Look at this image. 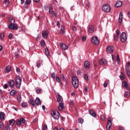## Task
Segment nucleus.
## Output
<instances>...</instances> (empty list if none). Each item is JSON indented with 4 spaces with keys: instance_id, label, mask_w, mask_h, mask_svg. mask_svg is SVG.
I'll list each match as a JSON object with an SVG mask.
<instances>
[{
    "instance_id": "f03ea898",
    "label": "nucleus",
    "mask_w": 130,
    "mask_h": 130,
    "mask_svg": "<svg viewBox=\"0 0 130 130\" xmlns=\"http://www.w3.org/2000/svg\"><path fill=\"white\" fill-rule=\"evenodd\" d=\"M22 83V78L19 76H17L15 78V86L16 88H20Z\"/></svg>"
},
{
    "instance_id": "ea45409f",
    "label": "nucleus",
    "mask_w": 130,
    "mask_h": 130,
    "mask_svg": "<svg viewBox=\"0 0 130 130\" xmlns=\"http://www.w3.org/2000/svg\"><path fill=\"white\" fill-rule=\"evenodd\" d=\"M29 103L30 105H32V106H34L35 105V103H34V101H33L32 99L30 100Z\"/></svg>"
},
{
    "instance_id": "58836bf2",
    "label": "nucleus",
    "mask_w": 130,
    "mask_h": 130,
    "mask_svg": "<svg viewBox=\"0 0 130 130\" xmlns=\"http://www.w3.org/2000/svg\"><path fill=\"white\" fill-rule=\"evenodd\" d=\"M17 101L18 102H21L22 101V98L21 97V95H18L17 96Z\"/></svg>"
},
{
    "instance_id": "4c0bfd02",
    "label": "nucleus",
    "mask_w": 130,
    "mask_h": 130,
    "mask_svg": "<svg viewBox=\"0 0 130 130\" xmlns=\"http://www.w3.org/2000/svg\"><path fill=\"white\" fill-rule=\"evenodd\" d=\"M129 69H130V62H128L127 63H126V67H125V70H129Z\"/></svg>"
},
{
    "instance_id": "603ef678",
    "label": "nucleus",
    "mask_w": 130,
    "mask_h": 130,
    "mask_svg": "<svg viewBox=\"0 0 130 130\" xmlns=\"http://www.w3.org/2000/svg\"><path fill=\"white\" fill-rule=\"evenodd\" d=\"M84 79L86 80V81H88L89 80V78L88 77V75L85 74L84 75Z\"/></svg>"
},
{
    "instance_id": "49530a36",
    "label": "nucleus",
    "mask_w": 130,
    "mask_h": 130,
    "mask_svg": "<svg viewBox=\"0 0 130 130\" xmlns=\"http://www.w3.org/2000/svg\"><path fill=\"white\" fill-rule=\"evenodd\" d=\"M125 71H126V73L128 77H130V71H129V70H125Z\"/></svg>"
},
{
    "instance_id": "e433bc0d",
    "label": "nucleus",
    "mask_w": 130,
    "mask_h": 130,
    "mask_svg": "<svg viewBox=\"0 0 130 130\" xmlns=\"http://www.w3.org/2000/svg\"><path fill=\"white\" fill-rule=\"evenodd\" d=\"M0 128L1 129H5V125L4 124V123L0 122Z\"/></svg>"
},
{
    "instance_id": "4be33fe9",
    "label": "nucleus",
    "mask_w": 130,
    "mask_h": 130,
    "mask_svg": "<svg viewBox=\"0 0 130 130\" xmlns=\"http://www.w3.org/2000/svg\"><path fill=\"white\" fill-rule=\"evenodd\" d=\"M35 103L37 105H40V104H41V101H40V99H39V98L36 99Z\"/></svg>"
},
{
    "instance_id": "5701e85b",
    "label": "nucleus",
    "mask_w": 130,
    "mask_h": 130,
    "mask_svg": "<svg viewBox=\"0 0 130 130\" xmlns=\"http://www.w3.org/2000/svg\"><path fill=\"white\" fill-rule=\"evenodd\" d=\"M0 119L1 120H5V113L3 112L0 113Z\"/></svg>"
},
{
    "instance_id": "ddd939ff",
    "label": "nucleus",
    "mask_w": 130,
    "mask_h": 130,
    "mask_svg": "<svg viewBox=\"0 0 130 130\" xmlns=\"http://www.w3.org/2000/svg\"><path fill=\"white\" fill-rule=\"evenodd\" d=\"M8 28H9L11 30H18V25H17L16 24H12V26H8Z\"/></svg>"
},
{
    "instance_id": "aec40b11",
    "label": "nucleus",
    "mask_w": 130,
    "mask_h": 130,
    "mask_svg": "<svg viewBox=\"0 0 130 130\" xmlns=\"http://www.w3.org/2000/svg\"><path fill=\"white\" fill-rule=\"evenodd\" d=\"M14 24H15V19H14L13 18H11L10 19L9 25L8 26H12Z\"/></svg>"
},
{
    "instance_id": "f8f14e48",
    "label": "nucleus",
    "mask_w": 130,
    "mask_h": 130,
    "mask_svg": "<svg viewBox=\"0 0 130 130\" xmlns=\"http://www.w3.org/2000/svg\"><path fill=\"white\" fill-rule=\"evenodd\" d=\"M100 64H101L102 66H105L106 63H107V61H106V59L104 58H102L99 61Z\"/></svg>"
},
{
    "instance_id": "5fc2aeb1",
    "label": "nucleus",
    "mask_w": 130,
    "mask_h": 130,
    "mask_svg": "<svg viewBox=\"0 0 130 130\" xmlns=\"http://www.w3.org/2000/svg\"><path fill=\"white\" fill-rule=\"evenodd\" d=\"M51 78H52V79H55V74L54 73H52L51 74Z\"/></svg>"
},
{
    "instance_id": "c85d7f7f",
    "label": "nucleus",
    "mask_w": 130,
    "mask_h": 130,
    "mask_svg": "<svg viewBox=\"0 0 130 130\" xmlns=\"http://www.w3.org/2000/svg\"><path fill=\"white\" fill-rule=\"evenodd\" d=\"M113 37L114 41H118V38L119 37V36H117L116 35V34H115Z\"/></svg>"
},
{
    "instance_id": "9b49d317",
    "label": "nucleus",
    "mask_w": 130,
    "mask_h": 130,
    "mask_svg": "<svg viewBox=\"0 0 130 130\" xmlns=\"http://www.w3.org/2000/svg\"><path fill=\"white\" fill-rule=\"evenodd\" d=\"M88 31L89 33H93L94 32V26L89 25L88 27Z\"/></svg>"
},
{
    "instance_id": "4468645a",
    "label": "nucleus",
    "mask_w": 130,
    "mask_h": 130,
    "mask_svg": "<svg viewBox=\"0 0 130 130\" xmlns=\"http://www.w3.org/2000/svg\"><path fill=\"white\" fill-rule=\"evenodd\" d=\"M123 18V15H122V12H121L120 13H119V19H118V22L120 23V24H121L122 23V19Z\"/></svg>"
},
{
    "instance_id": "39448f33",
    "label": "nucleus",
    "mask_w": 130,
    "mask_h": 130,
    "mask_svg": "<svg viewBox=\"0 0 130 130\" xmlns=\"http://www.w3.org/2000/svg\"><path fill=\"white\" fill-rule=\"evenodd\" d=\"M91 42L95 45H98L99 44V40L97 37H92L91 38Z\"/></svg>"
},
{
    "instance_id": "2eb2a0df",
    "label": "nucleus",
    "mask_w": 130,
    "mask_h": 130,
    "mask_svg": "<svg viewBox=\"0 0 130 130\" xmlns=\"http://www.w3.org/2000/svg\"><path fill=\"white\" fill-rule=\"evenodd\" d=\"M60 47L62 50H67L69 47L63 43H60Z\"/></svg>"
},
{
    "instance_id": "8fccbe9b",
    "label": "nucleus",
    "mask_w": 130,
    "mask_h": 130,
    "mask_svg": "<svg viewBox=\"0 0 130 130\" xmlns=\"http://www.w3.org/2000/svg\"><path fill=\"white\" fill-rule=\"evenodd\" d=\"M70 106H73V105H74V101L72 100L70 101Z\"/></svg>"
},
{
    "instance_id": "79ce46f5",
    "label": "nucleus",
    "mask_w": 130,
    "mask_h": 130,
    "mask_svg": "<svg viewBox=\"0 0 130 130\" xmlns=\"http://www.w3.org/2000/svg\"><path fill=\"white\" fill-rule=\"evenodd\" d=\"M41 92H42V89L39 88L38 89H37L36 90V93L37 94H40V93H41Z\"/></svg>"
},
{
    "instance_id": "f257e3e1",
    "label": "nucleus",
    "mask_w": 130,
    "mask_h": 130,
    "mask_svg": "<svg viewBox=\"0 0 130 130\" xmlns=\"http://www.w3.org/2000/svg\"><path fill=\"white\" fill-rule=\"evenodd\" d=\"M72 83L75 89L78 88L79 87V79L77 76H73L72 78Z\"/></svg>"
},
{
    "instance_id": "6e6552de",
    "label": "nucleus",
    "mask_w": 130,
    "mask_h": 130,
    "mask_svg": "<svg viewBox=\"0 0 130 130\" xmlns=\"http://www.w3.org/2000/svg\"><path fill=\"white\" fill-rule=\"evenodd\" d=\"M114 48L113 47H111L110 46H108L107 47V53H113Z\"/></svg>"
},
{
    "instance_id": "0eeeda50",
    "label": "nucleus",
    "mask_w": 130,
    "mask_h": 130,
    "mask_svg": "<svg viewBox=\"0 0 130 130\" xmlns=\"http://www.w3.org/2000/svg\"><path fill=\"white\" fill-rule=\"evenodd\" d=\"M112 124L111 123V118L109 117L108 119V122H107V127H106L107 130H110Z\"/></svg>"
},
{
    "instance_id": "9d476101",
    "label": "nucleus",
    "mask_w": 130,
    "mask_h": 130,
    "mask_svg": "<svg viewBox=\"0 0 130 130\" xmlns=\"http://www.w3.org/2000/svg\"><path fill=\"white\" fill-rule=\"evenodd\" d=\"M8 85L11 88H14L15 87V81L13 80H10L8 81Z\"/></svg>"
},
{
    "instance_id": "a211bd4d",
    "label": "nucleus",
    "mask_w": 130,
    "mask_h": 130,
    "mask_svg": "<svg viewBox=\"0 0 130 130\" xmlns=\"http://www.w3.org/2000/svg\"><path fill=\"white\" fill-rule=\"evenodd\" d=\"M84 67L86 70H89V68H90V62L89 61H86L84 62Z\"/></svg>"
},
{
    "instance_id": "c9c22d12",
    "label": "nucleus",
    "mask_w": 130,
    "mask_h": 130,
    "mask_svg": "<svg viewBox=\"0 0 130 130\" xmlns=\"http://www.w3.org/2000/svg\"><path fill=\"white\" fill-rule=\"evenodd\" d=\"M130 96V93L128 92H126L124 94V97L125 98H128Z\"/></svg>"
},
{
    "instance_id": "69168bd1",
    "label": "nucleus",
    "mask_w": 130,
    "mask_h": 130,
    "mask_svg": "<svg viewBox=\"0 0 130 130\" xmlns=\"http://www.w3.org/2000/svg\"><path fill=\"white\" fill-rule=\"evenodd\" d=\"M12 38H13V35L12 34H10L9 35V39H12Z\"/></svg>"
},
{
    "instance_id": "72a5a7b5",
    "label": "nucleus",
    "mask_w": 130,
    "mask_h": 130,
    "mask_svg": "<svg viewBox=\"0 0 130 130\" xmlns=\"http://www.w3.org/2000/svg\"><path fill=\"white\" fill-rule=\"evenodd\" d=\"M16 122L17 125H18L19 126H20L21 124H22V123L20 119L16 120Z\"/></svg>"
},
{
    "instance_id": "3c124183",
    "label": "nucleus",
    "mask_w": 130,
    "mask_h": 130,
    "mask_svg": "<svg viewBox=\"0 0 130 130\" xmlns=\"http://www.w3.org/2000/svg\"><path fill=\"white\" fill-rule=\"evenodd\" d=\"M41 37V36L40 35H38L36 39L37 41H39V40H40Z\"/></svg>"
},
{
    "instance_id": "4d7b16f0",
    "label": "nucleus",
    "mask_w": 130,
    "mask_h": 130,
    "mask_svg": "<svg viewBox=\"0 0 130 130\" xmlns=\"http://www.w3.org/2000/svg\"><path fill=\"white\" fill-rule=\"evenodd\" d=\"M11 127H10V126L7 125L6 127H5V130H10Z\"/></svg>"
},
{
    "instance_id": "473e14b6",
    "label": "nucleus",
    "mask_w": 130,
    "mask_h": 130,
    "mask_svg": "<svg viewBox=\"0 0 130 130\" xmlns=\"http://www.w3.org/2000/svg\"><path fill=\"white\" fill-rule=\"evenodd\" d=\"M60 78L62 81L64 82H67V80L66 79V77H64V75L63 74L60 75Z\"/></svg>"
},
{
    "instance_id": "393cba45",
    "label": "nucleus",
    "mask_w": 130,
    "mask_h": 130,
    "mask_svg": "<svg viewBox=\"0 0 130 130\" xmlns=\"http://www.w3.org/2000/svg\"><path fill=\"white\" fill-rule=\"evenodd\" d=\"M120 79L121 81H123L124 79H125V75L123 74V73L121 72V75L120 76Z\"/></svg>"
},
{
    "instance_id": "7ed1b4c3",
    "label": "nucleus",
    "mask_w": 130,
    "mask_h": 130,
    "mask_svg": "<svg viewBox=\"0 0 130 130\" xmlns=\"http://www.w3.org/2000/svg\"><path fill=\"white\" fill-rule=\"evenodd\" d=\"M51 115L54 118V119L58 120L59 118V113H58V111H51Z\"/></svg>"
},
{
    "instance_id": "052dcab7",
    "label": "nucleus",
    "mask_w": 130,
    "mask_h": 130,
    "mask_svg": "<svg viewBox=\"0 0 130 130\" xmlns=\"http://www.w3.org/2000/svg\"><path fill=\"white\" fill-rule=\"evenodd\" d=\"M101 120H104V119H105V117L104 116V115L101 116Z\"/></svg>"
},
{
    "instance_id": "0e129e2a",
    "label": "nucleus",
    "mask_w": 130,
    "mask_h": 130,
    "mask_svg": "<svg viewBox=\"0 0 130 130\" xmlns=\"http://www.w3.org/2000/svg\"><path fill=\"white\" fill-rule=\"evenodd\" d=\"M16 72H17V73H20V72H21V69H20V68H17Z\"/></svg>"
},
{
    "instance_id": "cd10ccee",
    "label": "nucleus",
    "mask_w": 130,
    "mask_h": 130,
    "mask_svg": "<svg viewBox=\"0 0 130 130\" xmlns=\"http://www.w3.org/2000/svg\"><path fill=\"white\" fill-rule=\"evenodd\" d=\"M61 99H62V97L60 95V94H58L57 98V102H61Z\"/></svg>"
},
{
    "instance_id": "680f3d73",
    "label": "nucleus",
    "mask_w": 130,
    "mask_h": 130,
    "mask_svg": "<svg viewBox=\"0 0 130 130\" xmlns=\"http://www.w3.org/2000/svg\"><path fill=\"white\" fill-rule=\"evenodd\" d=\"M56 81H57L58 83H59V82H60V78L59 77H56Z\"/></svg>"
},
{
    "instance_id": "c03bdc74",
    "label": "nucleus",
    "mask_w": 130,
    "mask_h": 130,
    "mask_svg": "<svg viewBox=\"0 0 130 130\" xmlns=\"http://www.w3.org/2000/svg\"><path fill=\"white\" fill-rule=\"evenodd\" d=\"M87 92H88V87H84V94L85 95H87Z\"/></svg>"
},
{
    "instance_id": "338daca9",
    "label": "nucleus",
    "mask_w": 130,
    "mask_h": 130,
    "mask_svg": "<svg viewBox=\"0 0 130 130\" xmlns=\"http://www.w3.org/2000/svg\"><path fill=\"white\" fill-rule=\"evenodd\" d=\"M72 30L73 31H77V28L75 26H73Z\"/></svg>"
},
{
    "instance_id": "a878e982",
    "label": "nucleus",
    "mask_w": 130,
    "mask_h": 130,
    "mask_svg": "<svg viewBox=\"0 0 130 130\" xmlns=\"http://www.w3.org/2000/svg\"><path fill=\"white\" fill-rule=\"evenodd\" d=\"M41 47H45V45H46V43H45V41L42 40L40 43Z\"/></svg>"
},
{
    "instance_id": "6ab92c4d",
    "label": "nucleus",
    "mask_w": 130,
    "mask_h": 130,
    "mask_svg": "<svg viewBox=\"0 0 130 130\" xmlns=\"http://www.w3.org/2000/svg\"><path fill=\"white\" fill-rule=\"evenodd\" d=\"M89 113L90 115H91V116H93V117H96V113L94 112V111L93 110V109L90 110Z\"/></svg>"
},
{
    "instance_id": "1a4fd4ad",
    "label": "nucleus",
    "mask_w": 130,
    "mask_h": 130,
    "mask_svg": "<svg viewBox=\"0 0 130 130\" xmlns=\"http://www.w3.org/2000/svg\"><path fill=\"white\" fill-rule=\"evenodd\" d=\"M42 35L44 39H47V37H48V31L43 30L42 32Z\"/></svg>"
},
{
    "instance_id": "2f4dec72",
    "label": "nucleus",
    "mask_w": 130,
    "mask_h": 130,
    "mask_svg": "<svg viewBox=\"0 0 130 130\" xmlns=\"http://www.w3.org/2000/svg\"><path fill=\"white\" fill-rule=\"evenodd\" d=\"M45 51L46 55H47V56H48V55H49V49H48V48H46L45 49Z\"/></svg>"
},
{
    "instance_id": "f704fd0d",
    "label": "nucleus",
    "mask_w": 130,
    "mask_h": 130,
    "mask_svg": "<svg viewBox=\"0 0 130 130\" xmlns=\"http://www.w3.org/2000/svg\"><path fill=\"white\" fill-rule=\"evenodd\" d=\"M4 3L7 7H9L10 5V1L9 0H4Z\"/></svg>"
},
{
    "instance_id": "e2e57ef3",
    "label": "nucleus",
    "mask_w": 130,
    "mask_h": 130,
    "mask_svg": "<svg viewBox=\"0 0 130 130\" xmlns=\"http://www.w3.org/2000/svg\"><path fill=\"white\" fill-rule=\"evenodd\" d=\"M119 30H118V29H117L116 30V35L117 36H119Z\"/></svg>"
},
{
    "instance_id": "bb28decb",
    "label": "nucleus",
    "mask_w": 130,
    "mask_h": 130,
    "mask_svg": "<svg viewBox=\"0 0 130 130\" xmlns=\"http://www.w3.org/2000/svg\"><path fill=\"white\" fill-rule=\"evenodd\" d=\"M53 8H52V5H50L49 9V14H52L53 12Z\"/></svg>"
},
{
    "instance_id": "bf43d9fd",
    "label": "nucleus",
    "mask_w": 130,
    "mask_h": 130,
    "mask_svg": "<svg viewBox=\"0 0 130 130\" xmlns=\"http://www.w3.org/2000/svg\"><path fill=\"white\" fill-rule=\"evenodd\" d=\"M41 66V63H40V62H37V68H40Z\"/></svg>"
},
{
    "instance_id": "6e6d98bb",
    "label": "nucleus",
    "mask_w": 130,
    "mask_h": 130,
    "mask_svg": "<svg viewBox=\"0 0 130 130\" xmlns=\"http://www.w3.org/2000/svg\"><path fill=\"white\" fill-rule=\"evenodd\" d=\"M21 106L22 107H26V106H27V104H26V103H22Z\"/></svg>"
},
{
    "instance_id": "7c9ffc66",
    "label": "nucleus",
    "mask_w": 130,
    "mask_h": 130,
    "mask_svg": "<svg viewBox=\"0 0 130 130\" xmlns=\"http://www.w3.org/2000/svg\"><path fill=\"white\" fill-rule=\"evenodd\" d=\"M12 71V68H11L10 66H8L6 68V72L7 73H10V72Z\"/></svg>"
},
{
    "instance_id": "c756f323",
    "label": "nucleus",
    "mask_w": 130,
    "mask_h": 130,
    "mask_svg": "<svg viewBox=\"0 0 130 130\" xmlns=\"http://www.w3.org/2000/svg\"><path fill=\"white\" fill-rule=\"evenodd\" d=\"M10 94L11 96H15L16 94H17V91L15 90H12L11 91H10Z\"/></svg>"
},
{
    "instance_id": "a18cd8bd",
    "label": "nucleus",
    "mask_w": 130,
    "mask_h": 130,
    "mask_svg": "<svg viewBox=\"0 0 130 130\" xmlns=\"http://www.w3.org/2000/svg\"><path fill=\"white\" fill-rule=\"evenodd\" d=\"M78 122L79 123H83V122H84V119L80 118L78 119Z\"/></svg>"
},
{
    "instance_id": "de8ad7c7",
    "label": "nucleus",
    "mask_w": 130,
    "mask_h": 130,
    "mask_svg": "<svg viewBox=\"0 0 130 130\" xmlns=\"http://www.w3.org/2000/svg\"><path fill=\"white\" fill-rule=\"evenodd\" d=\"M31 3V0H26L25 4L26 5H30Z\"/></svg>"
},
{
    "instance_id": "774afa93",
    "label": "nucleus",
    "mask_w": 130,
    "mask_h": 130,
    "mask_svg": "<svg viewBox=\"0 0 130 130\" xmlns=\"http://www.w3.org/2000/svg\"><path fill=\"white\" fill-rule=\"evenodd\" d=\"M118 130H123V127L120 126L118 127Z\"/></svg>"
},
{
    "instance_id": "412c9836",
    "label": "nucleus",
    "mask_w": 130,
    "mask_h": 130,
    "mask_svg": "<svg viewBox=\"0 0 130 130\" xmlns=\"http://www.w3.org/2000/svg\"><path fill=\"white\" fill-rule=\"evenodd\" d=\"M121 6H122V2L121 1H117L115 5L116 8H120Z\"/></svg>"
},
{
    "instance_id": "09e8293b",
    "label": "nucleus",
    "mask_w": 130,
    "mask_h": 130,
    "mask_svg": "<svg viewBox=\"0 0 130 130\" xmlns=\"http://www.w3.org/2000/svg\"><path fill=\"white\" fill-rule=\"evenodd\" d=\"M4 37H5V34H4V33H2V34H0L1 39H4Z\"/></svg>"
},
{
    "instance_id": "20e7f679",
    "label": "nucleus",
    "mask_w": 130,
    "mask_h": 130,
    "mask_svg": "<svg viewBox=\"0 0 130 130\" xmlns=\"http://www.w3.org/2000/svg\"><path fill=\"white\" fill-rule=\"evenodd\" d=\"M102 9L104 12H110L111 8H110V6L108 4H105L104 6H102Z\"/></svg>"
},
{
    "instance_id": "a19ab883",
    "label": "nucleus",
    "mask_w": 130,
    "mask_h": 130,
    "mask_svg": "<svg viewBox=\"0 0 130 130\" xmlns=\"http://www.w3.org/2000/svg\"><path fill=\"white\" fill-rule=\"evenodd\" d=\"M10 124L11 125H14V124H15V120L14 119H12L10 120Z\"/></svg>"
},
{
    "instance_id": "37998d69",
    "label": "nucleus",
    "mask_w": 130,
    "mask_h": 130,
    "mask_svg": "<svg viewBox=\"0 0 130 130\" xmlns=\"http://www.w3.org/2000/svg\"><path fill=\"white\" fill-rule=\"evenodd\" d=\"M19 120H20V122L22 123H25V122H26L25 119H24L23 118H20V119Z\"/></svg>"
},
{
    "instance_id": "13d9d810",
    "label": "nucleus",
    "mask_w": 130,
    "mask_h": 130,
    "mask_svg": "<svg viewBox=\"0 0 130 130\" xmlns=\"http://www.w3.org/2000/svg\"><path fill=\"white\" fill-rule=\"evenodd\" d=\"M116 60L118 62H120V60L119 59V55H117V59H116Z\"/></svg>"
},
{
    "instance_id": "864d4df0",
    "label": "nucleus",
    "mask_w": 130,
    "mask_h": 130,
    "mask_svg": "<svg viewBox=\"0 0 130 130\" xmlns=\"http://www.w3.org/2000/svg\"><path fill=\"white\" fill-rule=\"evenodd\" d=\"M47 125H45L42 127V130H47Z\"/></svg>"
},
{
    "instance_id": "423d86ee",
    "label": "nucleus",
    "mask_w": 130,
    "mask_h": 130,
    "mask_svg": "<svg viewBox=\"0 0 130 130\" xmlns=\"http://www.w3.org/2000/svg\"><path fill=\"white\" fill-rule=\"evenodd\" d=\"M120 39H121V41H122L123 43L126 41L127 38H126V34H125V32H123L121 33V36H120Z\"/></svg>"
},
{
    "instance_id": "b1692460",
    "label": "nucleus",
    "mask_w": 130,
    "mask_h": 130,
    "mask_svg": "<svg viewBox=\"0 0 130 130\" xmlns=\"http://www.w3.org/2000/svg\"><path fill=\"white\" fill-rule=\"evenodd\" d=\"M60 34H64V26L62 25L60 27Z\"/></svg>"
},
{
    "instance_id": "f3484780",
    "label": "nucleus",
    "mask_w": 130,
    "mask_h": 130,
    "mask_svg": "<svg viewBox=\"0 0 130 130\" xmlns=\"http://www.w3.org/2000/svg\"><path fill=\"white\" fill-rule=\"evenodd\" d=\"M122 86L123 87H124L126 90L128 89V84H127V82L125 81H123L122 82Z\"/></svg>"
},
{
    "instance_id": "dca6fc26",
    "label": "nucleus",
    "mask_w": 130,
    "mask_h": 130,
    "mask_svg": "<svg viewBox=\"0 0 130 130\" xmlns=\"http://www.w3.org/2000/svg\"><path fill=\"white\" fill-rule=\"evenodd\" d=\"M58 109L60 111H61V110H62V109H63V102H62V101H61L59 103V106H58Z\"/></svg>"
}]
</instances>
